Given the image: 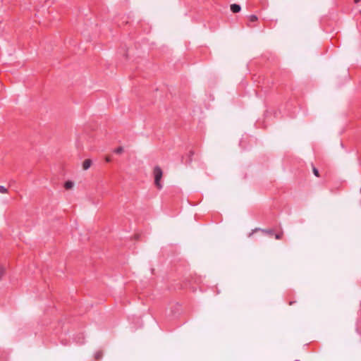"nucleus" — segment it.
I'll return each instance as SVG.
<instances>
[{
  "label": "nucleus",
  "instance_id": "obj_13",
  "mask_svg": "<svg viewBox=\"0 0 361 361\" xmlns=\"http://www.w3.org/2000/svg\"><path fill=\"white\" fill-rule=\"evenodd\" d=\"M276 239H280L281 238V235H276Z\"/></svg>",
  "mask_w": 361,
  "mask_h": 361
},
{
  "label": "nucleus",
  "instance_id": "obj_2",
  "mask_svg": "<svg viewBox=\"0 0 361 361\" xmlns=\"http://www.w3.org/2000/svg\"><path fill=\"white\" fill-rule=\"evenodd\" d=\"M92 165V161L90 159H85L82 162V169L86 171Z\"/></svg>",
  "mask_w": 361,
  "mask_h": 361
},
{
  "label": "nucleus",
  "instance_id": "obj_9",
  "mask_svg": "<svg viewBox=\"0 0 361 361\" xmlns=\"http://www.w3.org/2000/svg\"><path fill=\"white\" fill-rule=\"evenodd\" d=\"M102 357V352H97V353L95 354V358H96L97 360L100 359Z\"/></svg>",
  "mask_w": 361,
  "mask_h": 361
},
{
  "label": "nucleus",
  "instance_id": "obj_5",
  "mask_svg": "<svg viewBox=\"0 0 361 361\" xmlns=\"http://www.w3.org/2000/svg\"><path fill=\"white\" fill-rule=\"evenodd\" d=\"M117 154H121L123 152V147H118L114 151Z\"/></svg>",
  "mask_w": 361,
  "mask_h": 361
},
{
  "label": "nucleus",
  "instance_id": "obj_15",
  "mask_svg": "<svg viewBox=\"0 0 361 361\" xmlns=\"http://www.w3.org/2000/svg\"><path fill=\"white\" fill-rule=\"evenodd\" d=\"M360 14H361V10H360Z\"/></svg>",
  "mask_w": 361,
  "mask_h": 361
},
{
  "label": "nucleus",
  "instance_id": "obj_14",
  "mask_svg": "<svg viewBox=\"0 0 361 361\" xmlns=\"http://www.w3.org/2000/svg\"><path fill=\"white\" fill-rule=\"evenodd\" d=\"M360 1H361V0H354V2H355V4H357V3H359Z\"/></svg>",
  "mask_w": 361,
  "mask_h": 361
},
{
  "label": "nucleus",
  "instance_id": "obj_11",
  "mask_svg": "<svg viewBox=\"0 0 361 361\" xmlns=\"http://www.w3.org/2000/svg\"><path fill=\"white\" fill-rule=\"evenodd\" d=\"M139 238H140V235H139V234H135V235H134V238H135V240H139Z\"/></svg>",
  "mask_w": 361,
  "mask_h": 361
},
{
  "label": "nucleus",
  "instance_id": "obj_8",
  "mask_svg": "<svg viewBox=\"0 0 361 361\" xmlns=\"http://www.w3.org/2000/svg\"><path fill=\"white\" fill-rule=\"evenodd\" d=\"M5 274V269L3 267H0V279H2V277Z\"/></svg>",
  "mask_w": 361,
  "mask_h": 361
},
{
  "label": "nucleus",
  "instance_id": "obj_10",
  "mask_svg": "<svg viewBox=\"0 0 361 361\" xmlns=\"http://www.w3.org/2000/svg\"><path fill=\"white\" fill-rule=\"evenodd\" d=\"M313 173H314V174L316 176H317V177H319V171H318V170H317L316 168H314V169H313Z\"/></svg>",
  "mask_w": 361,
  "mask_h": 361
},
{
  "label": "nucleus",
  "instance_id": "obj_6",
  "mask_svg": "<svg viewBox=\"0 0 361 361\" xmlns=\"http://www.w3.org/2000/svg\"><path fill=\"white\" fill-rule=\"evenodd\" d=\"M0 192L3 193V194H6L8 192V191L6 187H4L3 185H0Z\"/></svg>",
  "mask_w": 361,
  "mask_h": 361
},
{
  "label": "nucleus",
  "instance_id": "obj_4",
  "mask_svg": "<svg viewBox=\"0 0 361 361\" xmlns=\"http://www.w3.org/2000/svg\"><path fill=\"white\" fill-rule=\"evenodd\" d=\"M74 187V183L71 180H68L64 183V188L66 190H71Z\"/></svg>",
  "mask_w": 361,
  "mask_h": 361
},
{
  "label": "nucleus",
  "instance_id": "obj_1",
  "mask_svg": "<svg viewBox=\"0 0 361 361\" xmlns=\"http://www.w3.org/2000/svg\"><path fill=\"white\" fill-rule=\"evenodd\" d=\"M153 174L154 178V184L158 189L162 188V185L161 183V179L163 176V171L161 169L157 166L153 169Z\"/></svg>",
  "mask_w": 361,
  "mask_h": 361
},
{
  "label": "nucleus",
  "instance_id": "obj_3",
  "mask_svg": "<svg viewBox=\"0 0 361 361\" xmlns=\"http://www.w3.org/2000/svg\"><path fill=\"white\" fill-rule=\"evenodd\" d=\"M240 9L241 8L238 4H233L231 5V10L233 13H238L240 11Z\"/></svg>",
  "mask_w": 361,
  "mask_h": 361
},
{
  "label": "nucleus",
  "instance_id": "obj_12",
  "mask_svg": "<svg viewBox=\"0 0 361 361\" xmlns=\"http://www.w3.org/2000/svg\"><path fill=\"white\" fill-rule=\"evenodd\" d=\"M105 159H106V161L107 162L111 161V158H110L109 157H106L105 158Z\"/></svg>",
  "mask_w": 361,
  "mask_h": 361
},
{
  "label": "nucleus",
  "instance_id": "obj_7",
  "mask_svg": "<svg viewBox=\"0 0 361 361\" xmlns=\"http://www.w3.org/2000/svg\"><path fill=\"white\" fill-rule=\"evenodd\" d=\"M250 21L251 22H255L257 20V17L255 15H252L249 17Z\"/></svg>",
  "mask_w": 361,
  "mask_h": 361
}]
</instances>
